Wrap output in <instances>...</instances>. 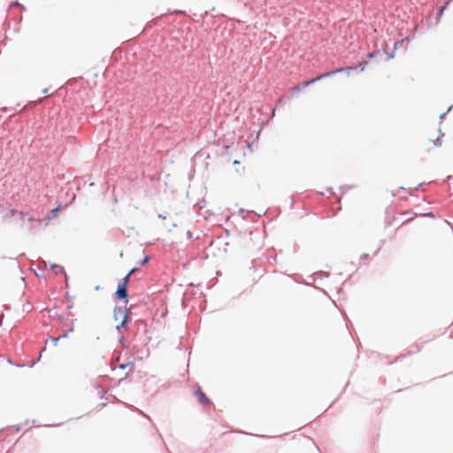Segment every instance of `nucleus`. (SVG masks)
I'll use <instances>...</instances> for the list:
<instances>
[{"mask_svg":"<svg viewBox=\"0 0 453 453\" xmlns=\"http://www.w3.org/2000/svg\"><path fill=\"white\" fill-rule=\"evenodd\" d=\"M354 68L353 67H346V68H338L333 72H329V73H326L325 74H321L319 76H318L317 78L315 79H311L310 81H304L303 83V87H307L309 86L310 84H312L313 82H315L316 81H319L322 78H325V77H329V76H332L333 74L336 73H342V72H344L347 73V75H349L350 73V71L353 70Z\"/></svg>","mask_w":453,"mask_h":453,"instance_id":"1","label":"nucleus"},{"mask_svg":"<svg viewBox=\"0 0 453 453\" xmlns=\"http://www.w3.org/2000/svg\"><path fill=\"white\" fill-rule=\"evenodd\" d=\"M195 395L197 397L199 403L204 406L211 405V400L206 396V395L202 391L199 386H196L195 390Z\"/></svg>","mask_w":453,"mask_h":453,"instance_id":"2","label":"nucleus"},{"mask_svg":"<svg viewBox=\"0 0 453 453\" xmlns=\"http://www.w3.org/2000/svg\"><path fill=\"white\" fill-rule=\"evenodd\" d=\"M116 296L119 299H126L127 297V287H124V285H119Z\"/></svg>","mask_w":453,"mask_h":453,"instance_id":"3","label":"nucleus"},{"mask_svg":"<svg viewBox=\"0 0 453 453\" xmlns=\"http://www.w3.org/2000/svg\"><path fill=\"white\" fill-rule=\"evenodd\" d=\"M130 277H131V275L127 274V275L123 279L122 282H121V283H119V285H124V287H127V284H128V282H129V280H130Z\"/></svg>","mask_w":453,"mask_h":453,"instance_id":"4","label":"nucleus"},{"mask_svg":"<svg viewBox=\"0 0 453 453\" xmlns=\"http://www.w3.org/2000/svg\"><path fill=\"white\" fill-rule=\"evenodd\" d=\"M150 261V257L146 256L142 261L141 265H146Z\"/></svg>","mask_w":453,"mask_h":453,"instance_id":"5","label":"nucleus"},{"mask_svg":"<svg viewBox=\"0 0 453 453\" xmlns=\"http://www.w3.org/2000/svg\"><path fill=\"white\" fill-rule=\"evenodd\" d=\"M127 319V313H125V314H124V317H123V320H122V322H121V326H124V325L126 324Z\"/></svg>","mask_w":453,"mask_h":453,"instance_id":"6","label":"nucleus"},{"mask_svg":"<svg viewBox=\"0 0 453 453\" xmlns=\"http://www.w3.org/2000/svg\"><path fill=\"white\" fill-rule=\"evenodd\" d=\"M292 90H293V91H295V92H297V91H299V90H300V88H299V86H296V87H294V88H292Z\"/></svg>","mask_w":453,"mask_h":453,"instance_id":"7","label":"nucleus"},{"mask_svg":"<svg viewBox=\"0 0 453 453\" xmlns=\"http://www.w3.org/2000/svg\"><path fill=\"white\" fill-rule=\"evenodd\" d=\"M135 272H136V268H133V269L128 273V274H129V275H132V274H134Z\"/></svg>","mask_w":453,"mask_h":453,"instance_id":"8","label":"nucleus"},{"mask_svg":"<svg viewBox=\"0 0 453 453\" xmlns=\"http://www.w3.org/2000/svg\"><path fill=\"white\" fill-rule=\"evenodd\" d=\"M54 268L57 269V271H56L57 273L63 270V268L59 267V266H54Z\"/></svg>","mask_w":453,"mask_h":453,"instance_id":"9","label":"nucleus"},{"mask_svg":"<svg viewBox=\"0 0 453 453\" xmlns=\"http://www.w3.org/2000/svg\"><path fill=\"white\" fill-rule=\"evenodd\" d=\"M367 63L366 62H363L360 64V65L362 66V70H364L365 68V65H366Z\"/></svg>","mask_w":453,"mask_h":453,"instance_id":"10","label":"nucleus"},{"mask_svg":"<svg viewBox=\"0 0 453 453\" xmlns=\"http://www.w3.org/2000/svg\"><path fill=\"white\" fill-rule=\"evenodd\" d=\"M58 210H59V207H57L56 209H54V210L52 211V212H53L54 214H56V213L58 211Z\"/></svg>","mask_w":453,"mask_h":453,"instance_id":"11","label":"nucleus"},{"mask_svg":"<svg viewBox=\"0 0 453 453\" xmlns=\"http://www.w3.org/2000/svg\"><path fill=\"white\" fill-rule=\"evenodd\" d=\"M234 164L238 165V164H239V161L235 160V161L234 162Z\"/></svg>","mask_w":453,"mask_h":453,"instance_id":"12","label":"nucleus"},{"mask_svg":"<svg viewBox=\"0 0 453 453\" xmlns=\"http://www.w3.org/2000/svg\"><path fill=\"white\" fill-rule=\"evenodd\" d=\"M373 54L372 53H370L369 54V58H372Z\"/></svg>","mask_w":453,"mask_h":453,"instance_id":"13","label":"nucleus"},{"mask_svg":"<svg viewBox=\"0 0 453 453\" xmlns=\"http://www.w3.org/2000/svg\"><path fill=\"white\" fill-rule=\"evenodd\" d=\"M119 312H120V313H123V315L125 314V313L123 312V311H122V310H119Z\"/></svg>","mask_w":453,"mask_h":453,"instance_id":"14","label":"nucleus"},{"mask_svg":"<svg viewBox=\"0 0 453 453\" xmlns=\"http://www.w3.org/2000/svg\"><path fill=\"white\" fill-rule=\"evenodd\" d=\"M119 312H120V313H123V315L125 314V313L123 312V311H122V310H119Z\"/></svg>","mask_w":453,"mask_h":453,"instance_id":"15","label":"nucleus"}]
</instances>
